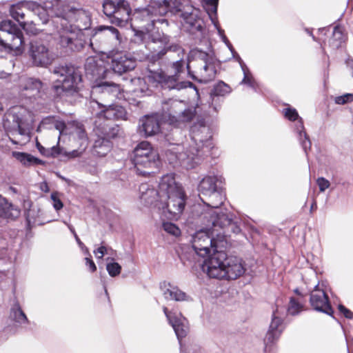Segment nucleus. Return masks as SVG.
<instances>
[{
	"label": "nucleus",
	"instance_id": "nucleus-3",
	"mask_svg": "<svg viewBox=\"0 0 353 353\" xmlns=\"http://www.w3.org/2000/svg\"><path fill=\"white\" fill-rule=\"evenodd\" d=\"M53 73L62 78L54 81L51 86V94L54 99L78 95L81 91L83 78L79 68L72 64H60L54 68Z\"/></svg>",
	"mask_w": 353,
	"mask_h": 353
},
{
	"label": "nucleus",
	"instance_id": "nucleus-16",
	"mask_svg": "<svg viewBox=\"0 0 353 353\" xmlns=\"http://www.w3.org/2000/svg\"><path fill=\"white\" fill-rule=\"evenodd\" d=\"M168 52H176L177 56L179 58V60L174 61L172 64V68L174 70L175 75L179 77L181 72H183L184 69V57L185 56V50L179 44H172L168 48H165L159 51L156 57L158 59H161Z\"/></svg>",
	"mask_w": 353,
	"mask_h": 353
},
{
	"label": "nucleus",
	"instance_id": "nucleus-63",
	"mask_svg": "<svg viewBox=\"0 0 353 353\" xmlns=\"http://www.w3.org/2000/svg\"><path fill=\"white\" fill-rule=\"evenodd\" d=\"M326 29L325 28H321V29H319V32H323L324 31H325Z\"/></svg>",
	"mask_w": 353,
	"mask_h": 353
},
{
	"label": "nucleus",
	"instance_id": "nucleus-42",
	"mask_svg": "<svg viewBox=\"0 0 353 353\" xmlns=\"http://www.w3.org/2000/svg\"><path fill=\"white\" fill-rule=\"evenodd\" d=\"M232 220L228 219L227 215L224 213L219 214L216 216V219L213 221L212 223L214 226H220L223 228L226 225L230 224Z\"/></svg>",
	"mask_w": 353,
	"mask_h": 353
},
{
	"label": "nucleus",
	"instance_id": "nucleus-17",
	"mask_svg": "<svg viewBox=\"0 0 353 353\" xmlns=\"http://www.w3.org/2000/svg\"><path fill=\"white\" fill-rule=\"evenodd\" d=\"M23 43V34L21 30L19 32L6 33L0 37V46L9 51H20Z\"/></svg>",
	"mask_w": 353,
	"mask_h": 353
},
{
	"label": "nucleus",
	"instance_id": "nucleus-36",
	"mask_svg": "<svg viewBox=\"0 0 353 353\" xmlns=\"http://www.w3.org/2000/svg\"><path fill=\"white\" fill-rule=\"evenodd\" d=\"M42 123L48 124L52 123L54 125V127L56 130H59L60 134L63 133V132L66 128V124L63 120L56 119L55 117H48L43 119Z\"/></svg>",
	"mask_w": 353,
	"mask_h": 353
},
{
	"label": "nucleus",
	"instance_id": "nucleus-49",
	"mask_svg": "<svg viewBox=\"0 0 353 353\" xmlns=\"http://www.w3.org/2000/svg\"><path fill=\"white\" fill-rule=\"evenodd\" d=\"M86 251L87 254L89 255V257H85V265L91 272H94L97 271V266L94 261L91 259V255L88 249L86 250Z\"/></svg>",
	"mask_w": 353,
	"mask_h": 353
},
{
	"label": "nucleus",
	"instance_id": "nucleus-29",
	"mask_svg": "<svg viewBox=\"0 0 353 353\" xmlns=\"http://www.w3.org/2000/svg\"><path fill=\"white\" fill-rule=\"evenodd\" d=\"M24 1H19L15 5H12L10 9L11 17L16 21H17L21 28L26 29V23L23 21L25 19V14L22 10L23 3Z\"/></svg>",
	"mask_w": 353,
	"mask_h": 353
},
{
	"label": "nucleus",
	"instance_id": "nucleus-10",
	"mask_svg": "<svg viewBox=\"0 0 353 353\" xmlns=\"http://www.w3.org/2000/svg\"><path fill=\"white\" fill-rule=\"evenodd\" d=\"M103 11L109 18L119 23L127 21L130 18V8L128 1H103Z\"/></svg>",
	"mask_w": 353,
	"mask_h": 353
},
{
	"label": "nucleus",
	"instance_id": "nucleus-12",
	"mask_svg": "<svg viewBox=\"0 0 353 353\" xmlns=\"http://www.w3.org/2000/svg\"><path fill=\"white\" fill-rule=\"evenodd\" d=\"M310 303L312 309L332 316L334 311L327 293L316 285L310 295Z\"/></svg>",
	"mask_w": 353,
	"mask_h": 353
},
{
	"label": "nucleus",
	"instance_id": "nucleus-4",
	"mask_svg": "<svg viewBox=\"0 0 353 353\" xmlns=\"http://www.w3.org/2000/svg\"><path fill=\"white\" fill-rule=\"evenodd\" d=\"M220 66L221 63L208 53L198 51L188 59L187 70L193 80L207 83L215 79Z\"/></svg>",
	"mask_w": 353,
	"mask_h": 353
},
{
	"label": "nucleus",
	"instance_id": "nucleus-56",
	"mask_svg": "<svg viewBox=\"0 0 353 353\" xmlns=\"http://www.w3.org/2000/svg\"><path fill=\"white\" fill-rule=\"evenodd\" d=\"M37 149L39 150V152L43 155L44 157H47V154H48L49 148H46L43 146H42L39 143H37Z\"/></svg>",
	"mask_w": 353,
	"mask_h": 353
},
{
	"label": "nucleus",
	"instance_id": "nucleus-22",
	"mask_svg": "<svg viewBox=\"0 0 353 353\" xmlns=\"http://www.w3.org/2000/svg\"><path fill=\"white\" fill-rule=\"evenodd\" d=\"M347 36L344 28L336 25L334 27L332 37L328 40V46L332 50H336L341 48L347 41Z\"/></svg>",
	"mask_w": 353,
	"mask_h": 353
},
{
	"label": "nucleus",
	"instance_id": "nucleus-54",
	"mask_svg": "<svg viewBox=\"0 0 353 353\" xmlns=\"http://www.w3.org/2000/svg\"><path fill=\"white\" fill-rule=\"evenodd\" d=\"M241 83L252 85L253 78L251 74L249 72H244V77L241 81Z\"/></svg>",
	"mask_w": 353,
	"mask_h": 353
},
{
	"label": "nucleus",
	"instance_id": "nucleus-51",
	"mask_svg": "<svg viewBox=\"0 0 353 353\" xmlns=\"http://www.w3.org/2000/svg\"><path fill=\"white\" fill-rule=\"evenodd\" d=\"M108 248L101 245L100 247H99L97 249L94 250V254L98 259H102L103 256L108 253Z\"/></svg>",
	"mask_w": 353,
	"mask_h": 353
},
{
	"label": "nucleus",
	"instance_id": "nucleus-25",
	"mask_svg": "<svg viewBox=\"0 0 353 353\" xmlns=\"http://www.w3.org/2000/svg\"><path fill=\"white\" fill-rule=\"evenodd\" d=\"M20 211L11 203L0 195V218L14 219L19 216Z\"/></svg>",
	"mask_w": 353,
	"mask_h": 353
},
{
	"label": "nucleus",
	"instance_id": "nucleus-27",
	"mask_svg": "<svg viewBox=\"0 0 353 353\" xmlns=\"http://www.w3.org/2000/svg\"><path fill=\"white\" fill-rule=\"evenodd\" d=\"M163 288H165L163 295L166 299L174 300L176 301H182L186 299V294L178 287L173 286L170 283H164Z\"/></svg>",
	"mask_w": 353,
	"mask_h": 353
},
{
	"label": "nucleus",
	"instance_id": "nucleus-62",
	"mask_svg": "<svg viewBox=\"0 0 353 353\" xmlns=\"http://www.w3.org/2000/svg\"><path fill=\"white\" fill-rule=\"evenodd\" d=\"M142 174L143 175H145V174H150V172H148V171H143Z\"/></svg>",
	"mask_w": 353,
	"mask_h": 353
},
{
	"label": "nucleus",
	"instance_id": "nucleus-33",
	"mask_svg": "<svg viewBox=\"0 0 353 353\" xmlns=\"http://www.w3.org/2000/svg\"><path fill=\"white\" fill-rule=\"evenodd\" d=\"M299 123L301 130L299 131V138L304 151L307 153V150L311 149L312 143L308 134L305 130L303 121L302 119H300Z\"/></svg>",
	"mask_w": 353,
	"mask_h": 353
},
{
	"label": "nucleus",
	"instance_id": "nucleus-43",
	"mask_svg": "<svg viewBox=\"0 0 353 353\" xmlns=\"http://www.w3.org/2000/svg\"><path fill=\"white\" fill-rule=\"evenodd\" d=\"M106 270L111 276H116L120 274L121 267L118 263H110L107 264Z\"/></svg>",
	"mask_w": 353,
	"mask_h": 353
},
{
	"label": "nucleus",
	"instance_id": "nucleus-47",
	"mask_svg": "<svg viewBox=\"0 0 353 353\" xmlns=\"http://www.w3.org/2000/svg\"><path fill=\"white\" fill-rule=\"evenodd\" d=\"M48 158H57L62 154V149L59 146H53L48 150Z\"/></svg>",
	"mask_w": 353,
	"mask_h": 353
},
{
	"label": "nucleus",
	"instance_id": "nucleus-45",
	"mask_svg": "<svg viewBox=\"0 0 353 353\" xmlns=\"http://www.w3.org/2000/svg\"><path fill=\"white\" fill-rule=\"evenodd\" d=\"M75 134L82 141H87V134L83 124L77 123Z\"/></svg>",
	"mask_w": 353,
	"mask_h": 353
},
{
	"label": "nucleus",
	"instance_id": "nucleus-46",
	"mask_svg": "<svg viewBox=\"0 0 353 353\" xmlns=\"http://www.w3.org/2000/svg\"><path fill=\"white\" fill-rule=\"evenodd\" d=\"M51 199L53 201V207L55 208L56 210H59L63 208V204L61 199H59L58 193L52 192L51 194Z\"/></svg>",
	"mask_w": 353,
	"mask_h": 353
},
{
	"label": "nucleus",
	"instance_id": "nucleus-50",
	"mask_svg": "<svg viewBox=\"0 0 353 353\" xmlns=\"http://www.w3.org/2000/svg\"><path fill=\"white\" fill-rule=\"evenodd\" d=\"M338 309L340 313L342 314L345 318L349 319H353V312L343 305L339 304Z\"/></svg>",
	"mask_w": 353,
	"mask_h": 353
},
{
	"label": "nucleus",
	"instance_id": "nucleus-18",
	"mask_svg": "<svg viewBox=\"0 0 353 353\" xmlns=\"http://www.w3.org/2000/svg\"><path fill=\"white\" fill-rule=\"evenodd\" d=\"M125 116V111L123 107L116 105H109L97 114V120L95 121V124H99V122L107 123L110 121L123 119Z\"/></svg>",
	"mask_w": 353,
	"mask_h": 353
},
{
	"label": "nucleus",
	"instance_id": "nucleus-53",
	"mask_svg": "<svg viewBox=\"0 0 353 353\" xmlns=\"http://www.w3.org/2000/svg\"><path fill=\"white\" fill-rule=\"evenodd\" d=\"M83 151H84V149L81 150H73L72 152H65L64 155L69 159H73V158L80 157L83 154Z\"/></svg>",
	"mask_w": 353,
	"mask_h": 353
},
{
	"label": "nucleus",
	"instance_id": "nucleus-20",
	"mask_svg": "<svg viewBox=\"0 0 353 353\" xmlns=\"http://www.w3.org/2000/svg\"><path fill=\"white\" fill-rule=\"evenodd\" d=\"M163 310L177 338L182 339L185 337L189 330L188 326L183 323L180 316H177L175 312L170 311L168 307H163Z\"/></svg>",
	"mask_w": 353,
	"mask_h": 353
},
{
	"label": "nucleus",
	"instance_id": "nucleus-19",
	"mask_svg": "<svg viewBox=\"0 0 353 353\" xmlns=\"http://www.w3.org/2000/svg\"><path fill=\"white\" fill-rule=\"evenodd\" d=\"M160 129L161 123L157 115H146L140 120L139 130L145 137L158 134Z\"/></svg>",
	"mask_w": 353,
	"mask_h": 353
},
{
	"label": "nucleus",
	"instance_id": "nucleus-60",
	"mask_svg": "<svg viewBox=\"0 0 353 353\" xmlns=\"http://www.w3.org/2000/svg\"><path fill=\"white\" fill-rule=\"evenodd\" d=\"M325 43H321V48H322V50L324 53H325Z\"/></svg>",
	"mask_w": 353,
	"mask_h": 353
},
{
	"label": "nucleus",
	"instance_id": "nucleus-26",
	"mask_svg": "<svg viewBox=\"0 0 353 353\" xmlns=\"http://www.w3.org/2000/svg\"><path fill=\"white\" fill-rule=\"evenodd\" d=\"M153 78L161 83L163 86L170 89H175L178 88V81L179 77L177 75H168L164 72L160 71L154 72Z\"/></svg>",
	"mask_w": 353,
	"mask_h": 353
},
{
	"label": "nucleus",
	"instance_id": "nucleus-14",
	"mask_svg": "<svg viewBox=\"0 0 353 353\" xmlns=\"http://www.w3.org/2000/svg\"><path fill=\"white\" fill-rule=\"evenodd\" d=\"M192 247L197 254L202 257H205L210 254L211 249L213 253L217 250L215 240L210 239L206 233H198L194 237L192 242Z\"/></svg>",
	"mask_w": 353,
	"mask_h": 353
},
{
	"label": "nucleus",
	"instance_id": "nucleus-38",
	"mask_svg": "<svg viewBox=\"0 0 353 353\" xmlns=\"http://www.w3.org/2000/svg\"><path fill=\"white\" fill-rule=\"evenodd\" d=\"M282 113L283 117L290 121H295L298 120L299 125H300L299 120L301 118L295 108L291 107L285 108L283 109Z\"/></svg>",
	"mask_w": 353,
	"mask_h": 353
},
{
	"label": "nucleus",
	"instance_id": "nucleus-55",
	"mask_svg": "<svg viewBox=\"0 0 353 353\" xmlns=\"http://www.w3.org/2000/svg\"><path fill=\"white\" fill-rule=\"evenodd\" d=\"M148 30L142 31V30H137L134 28V35L139 39L140 42L143 41L145 36L148 34Z\"/></svg>",
	"mask_w": 353,
	"mask_h": 353
},
{
	"label": "nucleus",
	"instance_id": "nucleus-35",
	"mask_svg": "<svg viewBox=\"0 0 353 353\" xmlns=\"http://www.w3.org/2000/svg\"><path fill=\"white\" fill-rule=\"evenodd\" d=\"M10 317L13 321L21 324L28 322L26 315L19 305L12 308Z\"/></svg>",
	"mask_w": 353,
	"mask_h": 353
},
{
	"label": "nucleus",
	"instance_id": "nucleus-52",
	"mask_svg": "<svg viewBox=\"0 0 353 353\" xmlns=\"http://www.w3.org/2000/svg\"><path fill=\"white\" fill-rule=\"evenodd\" d=\"M146 190V192L144 193L143 192H142V194H141V198L144 199V200H146L145 195L148 194V193L154 194H157V192H156V191L154 190L149 189L148 188V185L147 184H141V185L140 186V191H142V190Z\"/></svg>",
	"mask_w": 353,
	"mask_h": 353
},
{
	"label": "nucleus",
	"instance_id": "nucleus-41",
	"mask_svg": "<svg viewBox=\"0 0 353 353\" xmlns=\"http://www.w3.org/2000/svg\"><path fill=\"white\" fill-rule=\"evenodd\" d=\"M163 228L166 232L174 236H178L181 234V230L179 227L172 223H163Z\"/></svg>",
	"mask_w": 353,
	"mask_h": 353
},
{
	"label": "nucleus",
	"instance_id": "nucleus-44",
	"mask_svg": "<svg viewBox=\"0 0 353 353\" xmlns=\"http://www.w3.org/2000/svg\"><path fill=\"white\" fill-rule=\"evenodd\" d=\"M336 104L344 105L353 101V94L347 93L341 96L336 97L334 99Z\"/></svg>",
	"mask_w": 353,
	"mask_h": 353
},
{
	"label": "nucleus",
	"instance_id": "nucleus-7",
	"mask_svg": "<svg viewBox=\"0 0 353 353\" xmlns=\"http://www.w3.org/2000/svg\"><path fill=\"white\" fill-rule=\"evenodd\" d=\"M96 128L102 139L95 141L94 148L98 155L103 157L111 149L112 146L109 140L122 137L123 131L118 125H111L110 123L99 122V124L96 125Z\"/></svg>",
	"mask_w": 353,
	"mask_h": 353
},
{
	"label": "nucleus",
	"instance_id": "nucleus-15",
	"mask_svg": "<svg viewBox=\"0 0 353 353\" xmlns=\"http://www.w3.org/2000/svg\"><path fill=\"white\" fill-rule=\"evenodd\" d=\"M151 3L144 12L155 16H163L168 12L178 14L182 7V1H151Z\"/></svg>",
	"mask_w": 353,
	"mask_h": 353
},
{
	"label": "nucleus",
	"instance_id": "nucleus-34",
	"mask_svg": "<svg viewBox=\"0 0 353 353\" xmlns=\"http://www.w3.org/2000/svg\"><path fill=\"white\" fill-rule=\"evenodd\" d=\"M231 92L230 86L225 82L220 81L213 87L211 91L212 96H225Z\"/></svg>",
	"mask_w": 353,
	"mask_h": 353
},
{
	"label": "nucleus",
	"instance_id": "nucleus-21",
	"mask_svg": "<svg viewBox=\"0 0 353 353\" xmlns=\"http://www.w3.org/2000/svg\"><path fill=\"white\" fill-rule=\"evenodd\" d=\"M282 323L283 320L280 317L276 316L274 313L269 330L264 339L266 347L272 345L279 339L283 331L282 328H280Z\"/></svg>",
	"mask_w": 353,
	"mask_h": 353
},
{
	"label": "nucleus",
	"instance_id": "nucleus-57",
	"mask_svg": "<svg viewBox=\"0 0 353 353\" xmlns=\"http://www.w3.org/2000/svg\"><path fill=\"white\" fill-rule=\"evenodd\" d=\"M293 292L299 296V299L304 300L305 296L299 291L298 288L294 289Z\"/></svg>",
	"mask_w": 353,
	"mask_h": 353
},
{
	"label": "nucleus",
	"instance_id": "nucleus-31",
	"mask_svg": "<svg viewBox=\"0 0 353 353\" xmlns=\"http://www.w3.org/2000/svg\"><path fill=\"white\" fill-rule=\"evenodd\" d=\"M129 65H127L123 61L112 59V70H105L103 72V78H107L109 74H114L118 73L121 74L128 70Z\"/></svg>",
	"mask_w": 353,
	"mask_h": 353
},
{
	"label": "nucleus",
	"instance_id": "nucleus-64",
	"mask_svg": "<svg viewBox=\"0 0 353 353\" xmlns=\"http://www.w3.org/2000/svg\"><path fill=\"white\" fill-rule=\"evenodd\" d=\"M10 139H11L12 142L14 143H17L16 141H14L11 137H10Z\"/></svg>",
	"mask_w": 353,
	"mask_h": 353
},
{
	"label": "nucleus",
	"instance_id": "nucleus-39",
	"mask_svg": "<svg viewBox=\"0 0 353 353\" xmlns=\"http://www.w3.org/2000/svg\"><path fill=\"white\" fill-rule=\"evenodd\" d=\"M103 36L111 35L114 40H120L119 30L112 26L101 27L98 30Z\"/></svg>",
	"mask_w": 353,
	"mask_h": 353
},
{
	"label": "nucleus",
	"instance_id": "nucleus-30",
	"mask_svg": "<svg viewBox=\"0 0 353 353\" xmlns=\"http://www.w3.org/2000/svg\"><path fill=\"white\" fill-rule=\"evenodd\" d=\"M305 300L293 296L290 297L288 306V312L292 316L299 314L301 312L305 310Z\"/></svg>",
	"mask_w": 353,
	"mask_h": 353
},
{
	"label": "nucleus",
	"instance_id": "nucleus-61",
	"mask_svg": "<svg viewBox=\"0 0 353 353\" xmlns=\"http://www.w3.org/2000/svg\"><path fill=\"white\" fill-rule=\"evenodd\" d=\"M308 34H310L312 37V38H313V39H314V41H317V39H316V37L312 34V32H308Z\"/></svg>",
	"mask_w": 353,
	"mask_h": 353
},
{
	"label": "nucleus",
	"instance_id": "nucleus-2",
	"mask_svg": "<svg viewBox=\"0 0 353 353\" xmlns=\"http://www.w3.org/2000/svg\"><path fill=\"white\" fill-rule=\"evenodd\" d=\"M202 269L210 278L234 280L245 272L241 261L223 251H216L205 261Z\"/></svg>",
	"mask_w": 353,
	"mask_h": 353
},
{
	"label": "nucleus",
	"instance_id": "nucleus-59",
	"mask_svg": "<svg viewBox=\"0 0 353 353\" xmlns=\"http://www.w3.org/2000/svg\"><path fill=\"white\" fill-rule=\"evenodd\" d=\"M193 156H195V157H197L199 155V150H196V154L194 153H192ZM191 159L192 160H194L195 157H192Z\"/></svg>",
	"mask_w": 353,
	"mask_h": 353
},
{
	"label": "nucleus",
	"instance_id": "nucleus-58",
	"mask_svg": "<svg viewBox=\"0 0 353 353\" xmlns=\"http://www.w3.org/2000/svg\"><path fill=\"white\" fill-rule=\"evenodd\" d=\"M74 236H75V239H76V241L78 243V244L80 245V246H83L84 244L81 242V241L80 240V239L79 238V236H77V234H74Z\"/></svg>",
	"mask_w": 353,
	"mask_h": 353
},
{
	"label": "nucleus",
	"instance_id": "nucleus-48",
	"mask_svg": "<svg viewBox=\"0 0 353 353\" xmlns=\"http://www.w3.org/2000/svg\"><path fill=\"white\" fill-rule=\"evenodd\" d=\"M316 183L319 188L320 192H324L330 185V181L323 177L318 178L316 180Z\"/></svg>",
	"mask_w": 353,
	"mask_h": 353
},
{
	"label": "nucleus",
	"instance_id": "nucleus-11",
	"mask_svg": "<svg viewBox=\"0 0 353 353\" xmlns=\"http://www.w3.org/2000/svg\"><path fill=\"white\" fill-rule=\"evenodd\" d=\"M21 94L29 99L42 98L45 94L43 83L37 78L24 77L19 84Z\"/></svg>",
	"mask_w": 353,
	"mask_h": 353
},
{
	"label": "nucleus",
	"instance_id": "nucleus-13",
	"mask_svg": "<svg viewBox=\"0 0 353 353\" xmlns=\"http://www.w3.org/2000/svg\"><path fill=\"white\" fill-rule=\"evenodd\" d=\"M29 53L34 65L37 66L46 67L50 65L53 59L49 49L39 41L30 43Z\"/></svg>",
	"mask_w": 353,
	"mask_h": 353
},
{
	"label": "nucleus",
	"instance_id": "nucleus-5",
	"mask_svg": "<svg viewBox=\"0 0 353 353\" xmlns=\"http://www.w3.org/2000/svg\"><path fill=\"white\" fill-rule=\"evenodd\" d=\"M160 194L165 193L168 199L165 208L169 219H178L183 213L187 196L181 187L177 186L174 178L170 175L163 176L159 183Z\"/></svg>",
	"mask_w": 353,
	"mask_h": 353
},
{
	"label": "nucleus",
	"instance_id": "nucleus-40",
	"mask_svg": "<svg viewBox=\"0 0 353 353\" xmlns=\"http://www.w3.org/2000/svg\"><path fill=\"white\" fill-rule=\"evenodd\" d=\"M98 87L102 88L103 92H108V93L116 92V93H117V92L119 91L118 85L112 81L101 82V83H99L98 85Z\"/></svg>",
	"mask_w": 353,
	"mask_h": 353
},
{
	"label": "nucleus",
	"instance_id": "nucleus-23",
	"mask_svg": "<svg viewBox=\"0 0 353 353\" xmlns=\"http://www.w3.org/2000/svg\"><path fill=\"white\" fill-rule=\"evenodd\" d=\"M196 115V110L192 109H185L178 115L170 114L168 117V121L170 124L176 127H180L181 124L191 122Z\"/></svg>",
	"mask_w": 353,
	"mask_h": 353
},
{
	"label": "nucleus",
	"instance_id": "nucleus-1",
	"mask_svg": "<svg viewBox=\"0 0 353 353\" xmlns=\"http://www.w3.org/2000/svg\"><path fill=\"white\" fill-rule=\"evenodd\" d=\"M43 1L44 7L42 8L46 15L51 17H57L60 23L58 27L59 43L65 48L71 51H79L83 48L82 33L80 30L83 29L79 23L75 26L78 28H73L72 23H78L79 19L86 17V14L82 9L71 6L67 1ZM83 29H86L84 27Z\"/></svg>",
	"mask_w": 353,
	"mask_h": 353
},
{
	"label": "nucleus",
	"instance_id": "nucleus-37",
	"mask_svg": "<svg viewBox=\"0 0 353 353\" xmlns=\"http://www.w3.org/2000/svg\"><path fill=\"white\" fill-rule=\"evenodd\" d=\"M203 8L208 14L210 19L214 22L216 19L217 7L219 1H203Z\"/></svg>",
	"mask_w": 353,
	"mask_h": 353
},
{
	"label": "nucleus",
	"instance_id": "nucleus-9",
	"mask_svg": "<svg viewBox=\"0 0 353 353\" xmlns=\"http://www.w3.org/2000/svg\"><path fill=\"white\" fill-rule=\"evenodd\" d=\"M157 154L152 150L151 145L148 141H142L134 149V168L139 174V165L145 168H151L156 163Z\"/></svg>",
	"mask_w": 353,
	"mask_h": 353
},
{
	"label": "nucleus",
	"instance_id": "nucleus-28",
	"mask_svg": "<svg viewBox=\"0 0 353 353\" xmlns=\"http://www.w3.org/2000/svg\"><path fill=\"white\" fill-rule=\"evenodd\" d=\"M202 202L207 206L212 208H218L224 203L225 198L219 191L214 192L204 197L200 196Z\"/></svg>",
	"mask_w": 353,
	"mask_h": 353
},
{
	"label": "nucleus",
	"instance_id": "nucleus-6",
	"mask_svg": "<svg viewBox=\"0 0 353 353\" xmlns=\"http://www.w3.org/2000/svg\"><path fill=\"white\" fill-rule=\"evenodd\" d=\"M3 125L12 136L28 134L29 121L32 119V112L23 106L12 107L6 115Z\"/></svg>",
	"mask_w": 353,
	"mask_h": 353
},
{
	"label": "nucleus",
	"instance_id": "nucleus-8",
	"mask_svg": "<svg viewBox=\"0 0 353 353\" xmlns=\"http://www.w3.org/2000/svg\"><path fill=\"white\" fill-rule=\"evenodd\" d=\"M191 1H182V7L179 11V16L183 19V26L188 32L194 34L201 31L203 27V21L198 14V10L190 3Z\"/></svg>",
	"mask_w": 353,
	"mask_h": 353
},
{
	"label": "nucleus",
	"instance_id": "nucleus-32",
	"mask_svg": "<svg viewBox=\"0 0 353 353\" xmlns=\"http://www.w3.org/2000/svg\"><path fill=\"white\" fill-rule=\"evenodd\" d=\"M12 155L14 158H16L18 161L24 165L40 164L41 161L31 154L25 152H13Z\"/></svg>",
	"mask_w": 353,
	"mask_h": 353
},
{
	"label": "nucleus",
	"instance_id": "nucleus-24",
	"mask_svg": "<svg viewBox=\"0 0 353 353\" xmlns=\"http://www.w3.org/2000/svg\"><path fill=\"white\" fill-rule=\"evenodd\" d=\"M217 178L215 176H205L199 183L198 190L200 192L199 196H207L214 192L218 191L216 190Z\"/></svg>",
	"mask_w": 353,
	"mask_h": 353
}]
</instances>
